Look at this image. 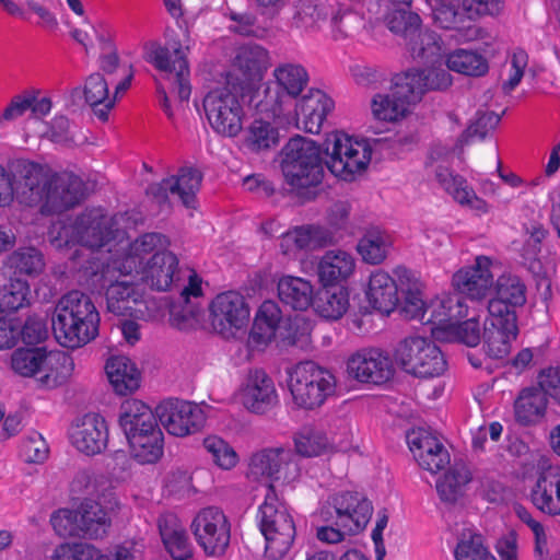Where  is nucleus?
<instances>
[{
	"instance_id": "15",
	"label": "nucleus",
	"mask_w": 560,
	"mask_h": 560,
	"mask_svg": "<svg viewBox=\"0 0 560 560\" xmlns=\"http://www.w3.org/2000/svg\"><path fill=\"white\" fill-rule=\"evenodd\" d=\"M14 179L15 195L20 202L33 207L40 205L45 196L46 183L50 173L40 164L16 159L9 164Z\"/></svg>"
},
{
	"instance_id": "21",
	"label": "nucleus",
	"mask_w": 560,
	"mask_h": 560,
	"mask_svg": "<svg viewBox=\"0 0 560 560\" xmlns=\"http://www.w3.org/2000/svg\"><path fill=\"white\" fill-rule=\"evenodd\" d=\"M334 101L320 90H311L295 102L296 125L310 133H318Z\"/></svg>"
},
{
	"instance_id": "55",
	"label": "nucleus",
	"mask_w": 560,
	"mask_h": 560,
	"mask_svg": "<svg viewBox=\"0 0 560 560\" xmlns=\"http://www.w3.org/2000/svg\"><path fill=\"white\" fill-rule=\"evenodd\" d=\"M30 287L26 281L11 279L0 288V312L12 313L28 304Z\"/></svg>"
},
{
	"instance_id": "16",
	"label": "nucleus",
	"mask_w": 560,
	"mask_h": 560,
	"mask_svg": "<svg viewBox=\"0 0 560 560\" xmlns=\"http://www.w3.org/2000/svg\"><path fill=\"white\" fill-rule=\"evenodd\" d=\"M348 374L361 383L384 384L394 375V365L389 355L380 349H362L352 354L347 362Z\"/></svg>"
},
{
	"instance_id": "53",
	"label": "nucleus",
	"mask_w": 560,
	"mask_h": 560,
	"mask_svg": "<svg viewBox=\"0 0 560 560\" xmlns=\"http://www.w3.org/2000/svg\"><path fill=\"white\" fill-rule=\"evenodd\" d=\"M8 266L14 273L37 276L45 267L43 254L35 247H24L13 252L8 258Z\"/></svg>"
},
{
	"instance_id": "61",
	"label": "nucleus",
	"mask_w": 560,
	"mask_h": 560,
	"mask_svg": "<svg viewBox=\"0 0 560 560\" xmlns=\"http://www.w3.org/2000/svg\"><path fill=\"white\" fill-rule=\"evenodd\" d=\"M203 447L211 455L213 463L223 469H231L237 463L235 451L221 438H206Z\"/></svg>"
},
{
	"instance_id": "28",
	"label": "nucleus",
	"mask_w": 560,
	"mask_h": 560,
	"mask_svg": "<svg viewBox=\"0 0 560 560\" xmlns=\"http://www.w3.org/2000/svg\"><path fill=\"white\" fill-rule=\"evenodd\" d=\"M355 269L353 255L343 249H329L317 265V275L324 287H335L348 280Z\"/></svg>"
},
{
	"instance_id": "29",
	"label": "nucleus",
	"mask_w": 560,
	"mask_h": 560,
	"mask_svg": "<svg viewBox=\"0 0 560 560\" xmlns=\"http://www.w3.org/2000/svg\"><path fill=\"white\" fill-rule=\"evenodd\" d=\"M400 281L377 270L370 277L366 296L373 308L389 314L400 302Z\"/></svg>"
},
{
	"instance_id": "17",
	"label": "nucleus",
	"mask_w": 560,
	"mask_h": 560,
	"mask_svg": "<svg viewBox=\"0 0 560 560\" xmlns=\"http://www.w3.org/2000/svg\"><path fill=\"white\" fill-rule=\"evenodd\" d=\"M491 265L492 261L489 257L478 256L474 266L463 268L454 273L452 283L457 291L455 294L466 295L471 301L485 299L493 284Z\"/></svg>"
},
{
	"instance_id": "14",
	"label": "nucleus",
	"mask_w": 560,
	"mask_h": 560,
	"mask_svg": "<svg viewBox=\"0 0 560 560\" xmlns=\"http://www.w3.org/2000/svg\"><path fill=\"white\" fill-rule=\"evenodd\" d=\"M84 188L83 180L72 173L51 174L40 202L42 213H60L75 207L84 197Z\"/></svg>"
},
{
	"instance_id": "33",
	"label": "nucleus",
	"mask_w": 560,
	"mask_h": 560,
	"mask_svg": "<svg viewBox=\"0 0 560 560\" xmlns=\"http://www.w3.org/2000/svg\"><path fill=\"white\" fill-rule=\"evenodd\" d=\"M82 93L94 115L101 121H107L109 112L115 107V97L109 94L108 80L101 73H91L84 82Z\"/></svg>"
},
{
	"instance_id": "57",
	"label": "nucleus",
	"mask_w": 560,
	"mask_h": 560,
	"mask_svg": "<svg viewBox=\"0 0 560 560\" xmlns=\"http://www.w3.org/2000/svg\"><path fill=\"white\" fill-rule=\"evenodd\" d=\"M501 116L494 112H482L476 113V118L468 125V127L462 132L457 140V147L463 148L468 144L474 138L483 140L488 132L493 130L500 122Z\"/></svg>"
},
{
	"instance_id": "32",
	"label": "nucleus",
	"mask_w": 560,
	"mask_h": 560,
	"mask_svg": "<svg viewBox=\"0 0 560 560\" xmlns=\"http://www.w3.org/2000/svg\"><path fill=\"white\" fill-rule=\"evenodd\" d=\"M281 317L279 305L271 300L265 301L259 306L250 329L249 345L257 348L267 346L275 338Z\"/></svg>"
},
{
	"instance_id": "54",
	"label": "nucleus",
	"mask_w": 560,
	"mask_h": 560,
	"mask_svg": "<svg viewBox=\"0 0 560 560\" xmlns=\"http://www.w3.org/2000/svg\"><path fill=\"white\" fill-rule=\"evenodd\" d=\"M269 51L260 45L247 44L236 56L238 67L249 77L261 75L269 63Z\"/></svg>"
},
{
	"instance_id": "24",
	"label": "nucleus",
	"mask_w": 560,
	"mask_h": 560,
	"mask_svg": "<svg viewBox=\"0 0 560 560\" xmlns=\"http://www.w3.org/2000/svg\"><path fill=\"white\" fill-rule=\"evenodd\" d=\"M143 279L156 291H167L179 279L178 259L168 250L153 254L143 268Z\"/></svg>"
},
{
	"instance_id": "46",
	"label": "nucleus",
	"mask_w": 560,
	"mask_h": 560,
	"mask_svg": "<svg viewBox=\"0 0 560 560\" xmlns=\"http://www.w3.org/2000/svg\"><path fill=\"white\" fill-rule=\"evenodd\" d=\"M319 9L318 15L330 16L332 26L341 37H350L363 26L362 16L352 11L346 2L334 1L329 4V10L326 7Z\"/></svg>"
},
{
	"instance_id": "37",
	"label": "nucleus",
	"mask_w": 560,
	"mask_h": 560,
	"mask_svg": "<svg viewBox=\"0 0 560 560\" xmlns=\"http://www.w3.org/2000/svg\"><path fill=\"white\" fill-rule=\"evenodd\" d=\"M105 369L117 394H131L139 387L140 373L129 358L124 355L112 357L108 359Z\"/></svg>"
},
{
	"instance_id": "50",
	"label": "nucleus",
	"mask_w": 560,
	"mask_h": 560,
	"mask_svg": "<svg viewBox=\"0 0 560 560\" xmlns=\"http://www.w3.org/2000/svg\"><path fill=\"white\" fill-rule=\"evenodd\" d=\"M386 25L392 33L400 37L405 45L421 28V19L408 5L393 9L386 15Z\"/></svg>"
},
{
	"instance_id": "3",
	"label": "nucleus",
	"mask_w": 560,
	"mask_h": 560,
	"mask_svg": "<svg viewBox=\"0 0 560 560\" xmlns=\"http://www.w3.org/2000/svg\"><path fill=\"white\" fill-rule=\"evenodd\" d=\"M257 521L266 540L265 556L270 560L282 559L291 549L296 530L292 515L279 499L272 483L267 487Z\"/></svg>"
},
{
	"instance_id": "9",
	"label": "nucleus",
	"mask_w": 560,
	"mask_h": 560,
	"mask_svg": "<svg viewBox=\"0 0 560 560\" xmlns=\"http://www.w3.org/2000/svg\"><path fill=\"white\" fill-rule=\"evenodd\" d=\"M145 59L166 74L167 80L173 85V91H176L180 102L189 100L191 93L190 72L188 61L179 43H173L171 46L151 43L147 47Z\"/></svg>"
},
{
	"instance_id": "12",
	"label": "nucleus",
	"mask_w": 560,
	"mask_h": 560,
	"mask_svg": "<svg viewBox=\"0 0 560 560\" xmlns=\"http://www.w3.org/2000/svg\"><path fill=\"white\" fill-rule=\"evenodd\" d=\"M276 90L266 89L267 102L272 112L282 113L288 102L295 101L307 86L310 75L306 68L299 62L285 61L277 65L272 71Z\"/></svg>"
},
{
	"instance_id": "25",
	"label": "nucleus",
	"mask_w": 560,
	"mask_h": 560,
	"mask_svg": "<svg viewBox=\"0 0 560 560\" xmlns=\"http://www.w3.org/2000/svg\"><path fill=\"white\" fill-rule=\"evenodd\" d=\"M532 504L548 516L560 515V471L549 469L541 472L529 492Z\"/></svg>"
},
{
	"instance_id": "47",
	"label": "nucleus",
	"mask_w": 560,
	"mask_h": 560,
	"mask_svg": "<svg viewBox=\"0 0 560 560\" xmlns=\"http://www.w3.org/2000/svg\"><path fill=\"white\" fill-rule=\"evenodd\" d=\"M127 441L132 456L141 464L155 463L163 455L164 435L161 428L145 436L132 433Z\"/></svg>"
},
{
	"instance_id": "20",
	"label": "nucleus",
	"mask_w": 560,
	"mask_h": 560,
	"mask_svg": "<svg viewBox=\"0 0 560 560\" xmlns=\"http://www.w3.org/2000/svg\"><path fill=\"white\" fill-rule=\"evenodd\" d=\"M401 89L409 93V97L418 103L428 91H445L452 85V77L444 68L412 69L397 74Z\"/></svg>"
},
{
	"instance_id": "34",
	"label": "nucleus",
	"mask_w": 560,
	"mask_h": 560,
	"mask_svg": "<svg viewBox=\"0 0 560 560\" xmlns=\"http://www.w3.org/2000/svg\"><path fill=\"white\" fill-rule=\"evenodd\" d=\"M38 91H25L22 94L11 98L8 106L0 115L2 121H13L22 117L26 112H31L33 118H42L51 110V100L49 97H38Z\"/></svg>"
},
{
	"instance_id": "4",
	"label": "nucleus",
	"mask_w": 560,
	"mask_h": 560,
	"mask_svg": "<svg viewBox=\"0 0 560 560\" xmlns=\"http://www.w3.org/2000/svg\"><path fill=\"white\" fill-rule=\"evenodd\" d=\"M293 402L302 409L313 410L336 393V378L331 372L313 361L298 363L288 380Z\"/></svg>"
},
{
	"instance_id": "8",
	"label": "nucleus",
	"mask_w": 560,
	"mask_h": 560,
	"mask_svg": "<svg viewBox=\"0 0 560 560\" xmlns=\"http://www.w3.org/2000/svg\"><path fill=\"white\" fill-rule=\"evenodd\" d=\"M203 109L213 131L234 138L243 130L245 110L237 94L228 88L209 91L203 97Z\"/></svg>"
},
{
	"instance_id": "48",
	"label": "nucleus",
	"mask_w": 560,
	"mask_h": 560,
	"mask_svg": "<svg viewBox=\"0 0 560 560\" xmlns=\"http://www.w3.org/2000/svg\"><path fill=\"white\" fill-rule=\"evenodd\" d=\"M471 480L469 469L463 463H455L448 471L436 481V491L445 503H455L463 493V487Z\"/></svg>"
},
{
	"instance_id": "11",
	"label": "nucleus",
	"mask_w": 560,
	"mask_h": 560,
	"mask_svg": "<svg viewBox=\"0 0 560 560\" xmlns=\"http://www.w3.org/2000/svg\"><path fill=\"white\" fill-rule=\"evenodd\" d=\"M210 323L213 330L224 339L235 337L249 320V306L245 298L236 291L218 294L211 302Z\"/></svg>"
},
{
	"instance_id": "30",
	"label": "nucleus",
	"mask_w": 560,
	"mask_h": 560,
	"mask_svg": "<svg viewBox=\"0 0 560 560\" xmlns=\"http://www.w3.org/2000/svg\"><path fill=\"white\" fill-rule=\"evenodd\" d=\"M402 82L396 75L389 93L377 94L372 100V113L378 120L395 121L406 115L410 105L415 102L409 97V93L401 89Z\"/></svg>"
},
{
	"instance_id": "40",
	"label": "nucleus",
	"mask_w": 560,
	"mask_h": 560,
	"mask_svg": "<svg viewBox=\"0 0 560 560\" xmlns=\"http://www.w3.org/2000/svg\"><path fill=\"white\" fill-rule=\"evenodd\" d=\"M77 522L84 536L94 539L103 537L109 526L107 512L101 502L94 499H85L81 503Z\"/></svg>"
},
{
	"instance_id": "64",
	"label": "nucleus",
	"mask_w": 560,
	"mask_h": 560,
	"mask_svg": "<svg viewBox=\"0 0 560 560\" xmlns=\"http://www.w3.org/2000/svg\"><path fill=\"white\" fill-rule=\"evenodd\" d=\"M456 560H495L482 545L481 536L474 535L468 540L458 542L455 549Z\"/></svg>"
},
{
	"instance_id": "1",
	"label": "nucleus",
	"mask_w": 560,
	"mask_h": 560,
	"mask_svg": "<svg viewBox=\"0 0 560 560\" xmlns=\"http://www.w3.org/2000/svg\"><path fill=\"white\" fill-rule=\"evenodd\" d=\"M325 160L317 143L302 136L291 138L282 149L281 168L292 191L303 190L320 184L327 168L343 180H352L354 174L364 171L371 160V149L343 132H331L324 142Z\"/></svg>"
},
{
	"instance_id": "6",
	"label": "nucleus",
	"mask_w": 560,
	"mask_h": 560,
	"mask_svg": "<svg viewBox=\"0 0 560 560\" xmlns=\"http://www.w3.org/2000/svg\"><path fill=\"white\" fill-rule=\"evenodd\" d=\"M395 360L408 374L420 378L439 377L447 369L441 349L430 338L408 336L395 350Z\"/></svg>"
},
{
	"instance_id": "59",
	"label": "nucleus",
	"mask_w": 560,
	"mask_h": 560,
	"mask_svg": "<svg viewBox=\"0 0 560 560\" xmlns=\"http://www.w3.org/2000/svg\"><path fill=\"white\" fill-rule=\"evenodd\" d=\"M409 450L419 465H429L423 457L432 451L445 447L440 440L425 430L412 431L407 435Z\"/></svg>"
},
{
	"instance_id": "35",
	"label": "nucleus",
	"mask_w": 560,
	"mask_h": 560,
	"mask_svg": "<svg viewBox=\"0 0 560 560\" xmlns=\"http://www.w3.org/2000/svg\"><path fill=\"white\" fill-rule=\"evenodd\" d=\"M159 529L162 541L174 560H187L191 557L188 536L175 515L160 517Z\"/></svg>"
},
{
	"instance_id": "63",
	"label": "nucleus",
	"mask_w": 560,
	"mask_h": 560,
	"mask_svg": "<svg viewBox=\"0 0 560 560\" xmlns=\"http://www.w3.org/2000/svg\"><path fill=\"white\" fill-rule=\"evenodd\" d=\"M72 486L73 488H83L86 494L101 499V497H105V491L109 488V479L104 475L81 471L75 476Z\"/></svg>"
},
{
	"instance_id": "41",
	"label": "nucleus",
	"mask_w": 560,
	"mask_h": 560,
	"mask_svg": "<svg viewBox=\"0 0 560 560\" xmlns=\"http://www.w3.org/2000/svg\"><path fill=\"white\" fill-rule=\"evenodd\" d=\"M72 358L62 351H46L42 360L39 381L48 387L63 384L73 370Z\"/></svg>"
},
{
	"instance_id": "42",
	"label": "nucleus",
	"mask_w": 560,
	"mask_h": 560,
	"mask_svg": "<svg viewBox=\"0 0 560 560\" xmlns=\"http://www.w3.org/2000/svg\"><path fill=\"white\" fill-rule=\"evenodd\" d=\"M280 141L279 129L270 121L254 119L245 130L243 144L254 153L273 150Z\"/></svg>"
},
{
	"instance_id": "58",
	"label": "nucleus",
	"mask_w": 560,
	"mask_h": 560,
	"mask_svg": "<svg viewBox=\"0 0 560 560\" xmlns=\"http://www.w3.org/2000/svg\"><path fill=\"white\" fill-rule=\"evenodd\" d=\"M295 450L304 457L320 455L329 445L328 438L319 430L303 428L295 436Z\"/></svg>"
},
{
	"instance_id": "7",
	"label": "nucleus",
	"mask_w": 560,
	"mask_h": 560,
	"mask_svg": "<svg viewBox=\"0 0 560 560\" xmlns=\"http://www.w3.org/2000/svg\"><path fill=\"white\" fill-rule=\"evenodd\" d=\"M373 505L359 492L343 491L331 495L320 510L326 522L334 523L349 535L362 532L371 520Z\"/></svg>"
},
{
	"instance_id": "45",
	"label": "nucleus",
	"mask_w": 560,
	"mask_h": 560,
	"mask_svg": "<svg viewBox=\"0 0 560 560\" xmlns=\"http://www.w3.org/2000/svg\"><path fill=\"white\" fill-rule=\"evenodd\" d=\"M323 318L339 319L348 310V293L342 288L325 289L314 296L312 305Z\"/></svg>"
},
{
	"instance_id": "36",
	"label": "nucleus",
	"mask_w": 560,
	"mask_h": 560,
	"mask_svg": "<svg viewBox=\"0 0 560 560\" xmlns=\"http://www.w3.org/2000/svg\"><path fill=\"white\" fill-rule=\"evenodd\" d=\"M552 387L542 386L525 388L521 392L514 404L515 418L522 424L537 422L545 413L547 407V393Z\"/></svg>"
},
{
	"instance_id": "43",
	"label": "nucleus",
	"mask_w": 560,
	"mask_h": 560,
	"mask_svg": "<svg viewBox=\"0 0 560 560\" xmlns=\"http://www.w3.org/2000/svg\"><path fill=\"white\" fill-rule=\"evenodd\" d=\"M393 245L392 237L378 228L366 230L357 245V250L364 262L370 265L382 264Z\"/></svg>"
},
{
	"instance_id": "18",
	"label": "nucleus",
	"mask_w": 560,
	"mask_h": 560,
	"mask_svg": "<svg viewBox=\"0 0 560 560\" xmlns=\"http://www.w3.org/2000/svg\"><path fill=\"white\" fill-rule=\"evenodd\" d=\"M518 328L516 317L489 314L483 328V349L486 354L495 360L504 359L511 351V342L516 339Z\"/></svg>"
},
{
	"instance_id": "49",
	"label": "nucleus",
	"mask_w": 560,
	"mask_h": 560,
	"mask_svg": "<svg viewBox=\"0 0 560 560\" xmlns=\"http://www.w3.org/2000/svg\"><path fill=\"white\" fill-rule=\"evenodd\" d=\"M405 46L411 57L420 62L434 63L441 58L442 42L433 31L421 27L417 35L410 38Z\"/></svg>"
},
{
	"instance_id": "44",
	"label": "nucleus",
	"mask_w": 560,
	"mask_h": 560,
	"mask_svg": "<svg viewBox=\"0 0 560 560\" xmlns=\"http://www.w3.org/2000/svg\"><path fill=\"white\" fill-rule=\"evenodd\" d=\"M105 296L108 312L119 316L131 314L133 305L141 300L137 287L127 281L110 282L106 287Z\"/></svg>"
},
{
	"instance_id": "52",
	"label": "nucleus",
	"mask_w": 560,
	"mask_h": 560,
	"mask_svg": "<svg viewBox=\"0 0 560 560\" xmlns=\"http://www.w3.org/2000/svg\"><path fill=\"white\" fill-rule=\"evenodd\" d=\"M174 190L182 203L192 208L196 201V194L200 188L202 175L194 167H182L177 175L168 177Z\"/></svg>"
},
{
	"instance_id": "38",
	"label": "nucleus",
	"mask_w": 560,
	"mask_h": 560,
	"mask_svg": "<svg viewBox=\"0 0 560 560\" xmlns=\"http://www.w3.org/2000/svg\"><path fill=\"white\" fill-rule=\"evenodd\" d=\"M395 276H397L400 281L399 295L402 302V313L410 319H419L421 322L427 304L421 298L418 280L413 277L411 271L404 267L395 269Z\"/></svg>"
},
{
	"instance_id": "23",
	"label": "nucleus",
	"mask_w": 560,
	"mask_h": 560,
	"mask_svg": "<svg viewBox=\"0 0 560 560\" xmlns=\"http://www.w3.org/2000/svg\"><path fill=\"white\" fill-rule=\"evenodd\" d=\"M526 302V287L516 276L503 275L498 278L495 296L488 302V313L497 316L512 315L516 317L515 307Z\"/></svg>"
},
{
	"instance_id": "13",
	"label": "nucleus",
	"mask_w": 560,
	"mask_h": 560,
	"mask_svg": "<svg viewBox=\"0 0 560 560\" xmlns=\"http://www.w3.org/2000/svg\"><path fill=\"white\" fill-rule=\"evenodd\" d=\"M198 544L208 555L222 553L230 542V524L223 511L215 506L202 509L191 523Z\"/></svg>"
},
{
	"instance_id": "10",
	"label": "nucleus",
	"mask_w": 560,
	"mask_h": 560,
	"mask_svg": "<svg viewBox=\"0 0 560 560\" xmlns=\"http://www.w3.org/2000/svg\"><path fill=\"white\" fill-rule=\"evenodd\" d=\"M160 423L171 435L184 438L201 431L206 424L202 408L188 400L167 398L155 407Z\"/></svg>"
},
{
	"instance_id": "51",
	"label": "nucleus",
	"mask_w": 560,
	"mask_h": 560,
	"mask_svg": "<svg viewBox=\"0 0 560 560\" xmlns=\"http://www.w3.org/2000/svg\"><path fill=\"white\" fill-rule=\"evenodd\" d=\"M446 66L448 70L468 77H481L489 70L488 61L481 54L466 49L452 51L447 56Z\"/></svg>"
},
{
	"instance_id": "5",
	"label": "nucleus",
	"mask_w": 560,
	"mask_h": 560,
	"mask_svg": "<svg viewBox=\"0 0 560 560\" xmlns=\"http://www.w3.org/2000/svg\"><path fill=\"white\" fill-rule=\"evenodd\" d=\"M118 231L115 217H108L100 209H91L77 217L73 223L61 226L55 242L58 247L78 243L100 249L116 238Z\"/></svg>"
},
{
	"instance_id": "56",
	"label": "nucleus",
	"mask_w": 560,
	"mask_h": 560,
	"mask_svg": "<svg viewBox=\"0 0 560 560\" xmlns=\"http://www.w3.org/2000/svg\"><path fill=\"white\" fill-rule=\"evenodd\" d=\"M45 348H19L11 355L12 370L25 377L39 374L42 360L44 359Z\"/></svg>"
},
{
	"instance_id": "62",
	"label": "nucleus",
	"mask_w": 560,
	"mask_h": 560,
	"mask_svg": "<svg viewBox=\"0 0 560 560\" xmlns=\"http://www.w3.org/2000/svg\"><path fill=\"white\" fill-rule=\"evenodd\" d=\"M54 560H104L100 550L85 542L62 544L56 548Z\"/></svg>"
},
{
	"instance_id": "19",
	"label": "nucleus",
	"mask_w": 560,
	"mask_h": 560,
	"mask_svg": "<svg viewBox=\"0 0 560 560\" xmlns=\"http://www.w3.org/2000/svg\"><path fill=\"white\" fill-rule=\"evenodd\" d=\"M70 439L74 447L86 455L102 453L108 441L105 419L94 412L84 415L72 425Z\"/></svg>"
},
{
	"instance_id": "2",
	"label": "nucleus",
	"mask_w": 560,
	"mask_h": 560,
	"mask_svg": "<svg viewBox=\"0 0 560 560\" xmlns=\"http://www.w3.org/2000/svg\"><path fill=\"white\" fill-rule=\"evenodd\" d=\"M100 314L91 298L78 290L65 294L51 316L56 341L69 349H78L98 335Z\"/></svg>"
},
{
	"instance_id": "39",
	"label": "nucleus",
	"mask_w": 560,
	"mask_h": 560,
	"mask_svg": "<svg viewBox=\"0 0 560 560\" xmlns=\"http://www.w3.org/2000/svg\"><path fill=\"white\" fill-rule=\"evenodd\" d=\"M278 296L282 303L296 311H306L313 303L312 284L299 277L285 276L278 282Z\"/></svg>"
},
{
	"instance_id": "60",
	"label": "nucleus",
	"mask_w": 560,
	"mask_h": 560,
	"mask_svg": "<svg viewBox=\"0 0 560 560\" xmlns=\"http://www.w3.org/2000/svg\"><path fill=\"white\" fill-rule=\"evenodd\" d=\"M432 8V20L435 26L442 30H460L464 21V14L459 13L455 4L434 0Z\"/></svg>"
},
{
	"instance_id": "22",
	"label": "nucleus",
	"mask_w": 560,
	"mask_h": 560,
	"mask_svg": "<svg viewBox=\"0 0 560 560\" xmlns=\"http://www.w3.org/2000/svg\"><path fill=\"white\" fill-rule=\"evenodd\" d=\"M244 406L255 413H265L278 402L273 381L262 370H254L247 377L243 389Z\"/></svg>"
},
{
	"instance_id": "27",
	"label": "nucleus",
	"mask_w": 560,
	"mask_h": 560,
	"mask_svg": "<svg viewBox=\"0 0 560 560\" xmlns=\"http://www.w3.org/2000/svg\"><path fill=\"white\" fill-rule=\"evenodd\" d=\"M119 416V425L122 429L126 439L129 440L131 434L148 435L151 431L160 429L158 423L156 410L154 411L144 402L133 399L128 400L121 406Z\"/></svg>"
},
{
	"instance_id": "26",
	"label": "nucleus",
	"mask_w": 560,
	"mask_h": 560,
	"mask_svg": "<svg viewBox=\"0 0 560 560\" xmlns=\"http://www.w3.org/2000/svg\"><path fill=\"white\" fill-rule=\"evenodd\" d=\"M292 458L293 453L290 448H262L250 456L248 476L253 479L279 480L282 469L290 464Z\"/></svg>"
},
{
	"instance_id": "31",
	"label": "nucleus",
	"mask_w": 560,
	"mask_h": 560,
	"mask_svg": "<svg viewBox=\"0 0 560 560\" xmlns=\"http://www.w3.org/2000/svg\"><path fill=\"white\" fill-rule=\"evenodd\" d=\"M468 306L464 296L450 294L443 299H436L427 304L421 323L432 324L438 327H448L454 320L467 315Z\"/></svg>"
}]
</instances>
